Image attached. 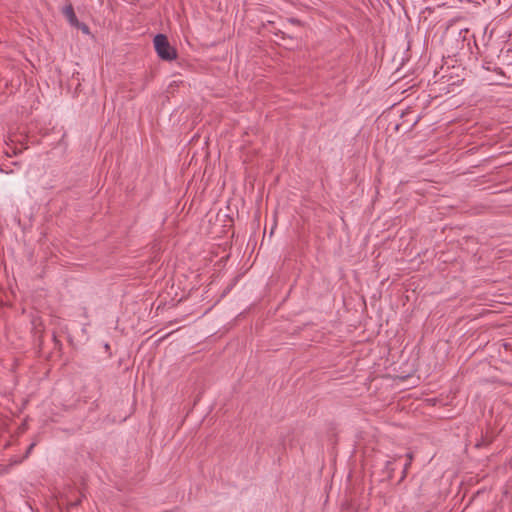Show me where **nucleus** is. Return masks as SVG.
I'll list each match as a JSON object with an SVG mask.
<instances>
[{"instance_id": "f257e3e1", "label": "nucleus", "mask_w": 512, "mask_h": 512, "mask_svg": "<svg viewBox=\"0 0 512 512\" xmlns=\"http://www.w3.org/2000/svg\"><path fill=\"white\" fill-rule=\"evenodd\" d=\"M154 47L160 59L172 61L177 58V51L172 47L164 34H157L154 37Z\"/></svg>"}, {"instance_id": "f03ea898", "label": "nucleus", "mask_w": 512, "mask_h": 512, "mask_svg": "<svg viewBox=\"0 0 512 512\" xmlns=\"http://www.w3.org/2000/svg\"><path fill=\"white\" fill-rule=\"evenodd\" d=\"M62 12L71 26L75 27L76 25H79V20L72 5L65 6Z\"/></svg>"}, {"instance_id": "7ed1b4c3", "label": "nucleus", "mask_w": 512, "mask_h": 512, "mask_svg": "<svg viewBox=\"0 0 512 512\" xmlns=\"http://www.w3.org/2000/svg\"><path fill=\"white\" fill-rule=\"evenodd\" d=\"M75 27L80 29L84 34L90 33L89 27L85 23H82L80 21H79V25H76Z\"/></svg>"}, {"instance_id": "20e7f679", "label": "nucleus", "mask_w": 512, "mask_h": 512, "mask_svg": "<svg viewBox=\"0 0 512 512\" xmlns=\"http://www.w3.org/2000/svg\"><path fill=\"white\" fill-rule=\"evenodd\" d=\"M35 445H36L35 443H31V444L29 445V447H28V448H27V450H26L25 455L23 456V459H26V458L30 455V453L32 452V450H33V448L35 447Z\"/></svg>"}, {"instance_id": "39448f33", "label": "nucleus", "mask_w": 512, "mask_h": 512, "mask_svg": "<svg viewBox=\"0 0 512 512\" xmlns=\"http://www.w3.org/2000/svg\"><path fill=\"white\" fill-rule=\"evenodd\" d=\"M411 465V462L410 461H407L405 464H404V469H403V477L406 476V473H407V470L409 468V466Z\"/></svg>"}, {"instance_id": "423d86ee", "label": "nucleus", "mask_w": 512, "mask_h": 512, "mask_svg": "<svg viewBox=\"0 0 512 512\" xmlns=\"http://www.w3.org/2000/svg\"><path fill=\"white\" fill-rule=\"evenodd\" d=\"M392 464H393V461H390V460L386 461V466H385V467H386V469H387V470H389L390 472H393V468L391 467V466H392Z\"/></svg>"}, {"instance_id": "0eeeda50", "label": "nucleus", "mask_w": 512, "mask_h": 512, "mask_svg": "<svg viewBox=\"0 0 512 512\" xmlns=\"http://www.w3.org/2000/svg\"><path fill=\"white\" fill-rule=\"evenodd\" d=\"M23 460H24L23 458H21V459H13V460H11V464H19V463H21Z\"/></svg>"}, {"instance_id": "6e6552de", "label": "nucleus", "mask_w": 512, "mask_h": 512, "mask_svg": "<svg viewBox=\"0 0 512 512\" xmlns=\"http://www.w3.org/2000/svg\"><path fill=\"white\" fill-rule=\"evenodd\" d=\"M80 502H81V500H80V499H78V500H77V501H75V502H71V503H70V506H71V507H75V506L79 505V504H80Z\"/></svg>"}, {"instance_id": "1a4fd4ad", "label": "nucleus", "mask_w": 512, "mask_h": 512, "mask_svg": "<svg viewBox=\"0 0 512 512\" xmlns=\"http://www.w3.org/2000/svg\"><path fill=\"white\" fill-rule=\"evenodd\" d=\"M406 456H407V458H408V461L412 462V460H413V455H412V453H410V452H409V453H407V454H406Z\"/></svg>"}]
</instances>
